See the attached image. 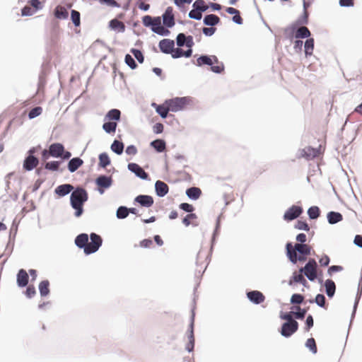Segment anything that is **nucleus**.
I'll list each match as a JSON object with an SVG mask.
<instances>
[{
	"label": "nucleus",
	"instance_id": "obj_1",
	"mask_svg": "<svg viewBox=\"0 0 362 362\" xmlns=\"http://www.w3.org/2000/svg\"><path fill=\"white\" fill-rule=\"evenodd\" d=\"M90 242L88 243V236L86 233L78 235L75 239V244L79 248H83L86 255L95 252L102 245V238L100 235L92 233L90 235Z\"/></svg>",
	"mask_w": 362,
	"mask_h": 362
},
{
	"label": "nucleus",
	"instance_id": "obj_2",
	"mask_svg": "<svg viewBox=\"0 0 362 362\" xmlns=\"http://www.w3.org/2000/svg\"><path fill=\"white\" fill-rule=\"evenodd\" d=\"M88 200L87 192L81 187H77L71 194V206L76 210L75 216L78 217L83 214V205Z\"/></svg>",
	"mask_w": 362,
	"mask_h": 362
},
{
	"label": "nucleus",
	"instance_id": "obj_3",
	"mask_svg": "<svg viewBox=\"0 0 362 362\" xmlns=\"http://www.w3.org/2000/svg\"><path fill=\"white\" fill-rule=\"evenodd\" d=\"M311 247L307 244L296 243L294 246L291 243L286 244V254L289 260L296 264L298 262L297 252L300 255H309Z\"/></svg>",
	"mask_w": 362,
	"mask_h": 362
},
{
	"label": "nucleus",
	"instance_id": "obj_4",
	"mask_svg": "<svg viewBox=\"0 0 362 362\" xmlns=\"http://www.w3.org/2000/svg\"><path fill=\"white\" fill-rule=\"evenodd\" d=\"M204 64L211 66V70L216 74H221L224 71V65L219 62L215 55L201 56L197 59V65L202 66Z\"/></svg>",
	"mask_w": 362,
	"mask_h": 362
},
{
	"label": "nucleus",
	"instance_id": "obj_5",
	"mask_svg": "<svg viewBox=\"0 0 362 362\" xmlns=\"http://www.w3.org/2000/svg\"><path fill=\"white\" fill-rule=\"evenodd\" d=\"M166 104L168 105L170 111L178 112L182 110L190 102L189 98H175L170 100H166Z\"/></svg>",
	"mask_w": 362,
	"mask_h": 362
},
{
	"label": "nucleus",
	"instance_id": "obj_6",
	"mask_svg": "<svg viewBox=\"0 0 362 362\" xmlns=\"http://www.w3.org/2000/svg\"><path fill=\"white\" fill-rule=\"evenodd\" d=\"M317 264L314 259H310L304 267L300 269V272L304 273L310 281H315L317 276Z\"/></svg>",
	"mask_w": 362,
	"mask_h": 362
},
{
	"label": "nucleus",
	"instance_id": "obj_7",
	"mask_svg": "<svg viewBox=\"0 0 362 362\" xmlns=\"http://www.w3.org/2000/svg\"><path fill=\"white\" fill-rule=\"evenodd\" d=\"M298 329V323L297 321L293 322H285L282 325L280 331L282 336L289 337L294 334Z\"/></svg>",
	"mask_w": 362,
	"mask_h": 362
},
{
	"label": "nucleus",
	"instance_id": "obj_8",
	"mask_svg": "<svg viewBox=\"0 0 362 362\" xmlns=\"http://www.w3.org/2000/svg\"><path fill=\"white\" fill-rule=\"evenodd\" d=\"M303 212V209L298 206H292L284 214V218L286 221H292L298 218Z\"/></svg>",
	"mask_w": 362,
	"mask_h": 362
},
{
	"label": "nucleus",
	"instance_id": "obj_9",
	"mask_svg": "<svg viewBox=\"0 0 362 362\" xmlns=\"http://www.w3.org/2000/svg\"><path fill=\"white\" fill-rule=\"evenodd\" d=\"M95 182L99 187L100 192L103 194L104 192L103 189L110 187L112 185V180L110 177L101 175L96 179Z\"/></svg>",
	"mask_w": 362,
	"mask_h": 362
},
{
	"label": "nucleus",
	"instance_id": "obj_10",
	"mask_svg": "<svg viewBox=\"0 0 362 362\" xmlns=\"http://www.w3.org/2000/svg\"><path fill=\"white\" fill-rule=\"evenodd\" d=\"M128 169L143 180H146L148 177V175L144 170V169L136 163H129Z\"/></svg>",
	"mask_w": 362,
	"mask_h": 362
},
{
	"label": "nucleus",
	"instance_id": "obj_11",
	"mask_svg": "<svg viewBox=\"0 0 362 362\" xmlns=\"http://www.w3.org/2000/svg\"><path fill=\"white\" fill-rule=\"evenodd\" d=\"M151 29L154 33L161 35H167L169 33L168 30L161 25V21L159 17L153 18Z\"/></svg>",
	"mask_w": 362,
	"mask_h": 362
},
{
	"label": "nucleus",
	"instance_id": "obj_12",
	"mask_svg": "<svg viewBox=\"0 0 362 362\" xmlns=\"http://www.w3.org/2000/svg\"><path fill=\"white\" fill-rule=\"evenodd\" d=\"M174 46V41L170 39H163L159 42V47L160 50L165 54H171Z\"/></svg>",
	"mask_w": 362,
	"mask_h": 362
},
{
	"label": "nucleus",
	"instance_id": "obj_13",
	"mask_svg": "<svg viewBox=\"0 0 362 362\" xmlns=\"http://www.w3.org/2000/svg\"><path fill=\"white\" fill-rule=\"evenodd\" d=\"M247 296L250 301L255 304H259L265 300L264 296L259 291H250L247 293Z\"/></svg>",
	"mask_w": 362,
	"mask_h": 362
},
{
	"label": "nucleus",
	"instance_id": "obj_14",
	"mask_svg": "<svg viewBox=\"0 0 362 362\" xmlns=\"http://www.w3.org/2000/svg\"><path fill=\"white\" fill-rule=\"evenodd\" d=\"M49 153H51V156L52 157H62L63 153H64V148L62 144L55 143L50 145Z\"/></svg>",
	"mask_w": 362,
	"mask_h": 362
},
{
	"label": "nucleus",
	"instance_id": "obj_15",
	"mask_svg": "<svg viewBox=\"0 0 362 362\" xmlns=\"http://www.w3.org/2000/svg\"><path fill=\"white\" fill-rule=\"evenodd\" d=\"M135 202L145 207H150L153 204V199L149 195H139L135 198Z\"/></svg>",
	"mask_w": 362,
	"mask_h": 362
},
{
	"label": "nucleus",
	"instance_id": "obj_16",
	"mask_svg": "<svg viewBox=\"0 0 362 362\" xmlns=\"http://www.w3.org/2000/svg\"><path fill=\"white\" fill-rule=\"evenodd\" d=\"M163 23L167 27H172L175 24L174 16L173 14V9L171 7H168L163 16Z\"/></svg>",
	"mask_w": 362,
	"mask_h": 362
},
{
	"label": "nucleus",
	"instance_id": "obj_17",
	"mask_svg": "<svg viewBox=\"0 0 362 362\" xmlns=\"http://www.w3.org/2000/svg\"><path fill=\"white\" fill-rule=\"evenodd\" d=\"M38 159L34 156H28L24 160L23 168L26 170H31L38 165Z\"/></svg>",
	"mask_w": 362,
	"mask_h": 362
},
{
	"label": "nucleus",
	"instance_id": "obj_18",
	"mask_svg": "<svg viewBox=\"0 0 362 362\" xmlns=\"http://www.w3.org/2000/svg\"><path fill=\"white\" fill-rule=\"evenodd\" d=\"M156 192L158 196L164 197L168 192V186L163 181L158 180L155 185Z\"/></svg>",
	"mask_w": 362,
	"mask_h": 362
},
{
	"label": "nucleus",
	"instance_id": "obj_19",
	"mask_svg": "<svg viewBox=\"0 0 362 362\" xmlns=\"http://www.w3.org/2000/svg\"><path fill=\"white\" fill-rule=\"evenodd\" d=\"M28 275L25 270L21 269L17 274V284L20 287L25 286L28 283Z\"/></svg>",
	"mask_w": 362,
	"mask_h": 362
},
{
	"label": "nucleus",
	"instance_id": "obj_20",
	"mask_svg": "<svg viewBox=\"0 0 362 362\" xmlns=\"http://www.w3.org/2000/svg\"><path fill=\"white\" fill-rule=\"evenodd\" d=\"M152 106L156 108V112L160 115L163 118H166L168 113L170 111L166 101L162 105H157L156 103H152Z\"/></svg>",
	"mask_w": 362,
	"mask_h": 362
},
{
	"label": "nucleus",
	"instance_id": "obj_21",
	"mask_svg": "<svg viewBox=\"0 0 362 362\" xmlns=\"http://www.w3.org/2000/svg\"><path fill=\"white\" fill-rule=\"evenodd\" d=\"M109 27L110 29L120 33H123L125 30L124 23L116 18L109 22Z\"/></svg>",
	"mask_w": 362,
	"mask_h": 362
},
{
	"label": "nucleus",
	"instance_id": "obj_22",
	"mask_svg": "<svg viewBox=\"0 0 362 362\" xmlns=\"http://www.w3.org/2000/svg\"><path fill=\"white\" fill-rule=\"evenodd\" d=\"M73 189L74 187L71 185H61L55 189V193L60 197H64L68 194L71 190H73Z\"/></svg>",
	"mask_w": 362,
	"mask_h": 362
},
{
	"label": "nucleus",
	"instance_id": "obj_23",
	"mask_svg": "<svg viewBox=\"0 0 362 362\" xmlns=\"http://www.w3.org/2000/svg\"><path fill=\"white\" fill-rule=\"evenodd\" d=\"M320 151L312 147H306L303 150V156L306 158L307 159H313L319 156Z\"/></svg>",
	"mask_w": 362,
	"mask_h": 362
},
{
	"label": "nucleus",
	"instance_id": "obj_24",
	"mask_svg": "<svg viewBox=\"0 0 362 362\" xmlns=\"http://www.w3.org/2000/svg\"><path fill=\"white\" fill-rule=\"evenodd\" d=\"M192 50L191 49L184 51L181 48H173L171 55L173 58H179L182 57H189L192 55Z\"/></svg>",
	"mask_w": 362,
	"mask_h": 362
},
{
	"label": "nucleus",
	"instance_id": "obj_25",
	"mask_svg": "<svg viewBox=\"0 0 362 362\" xmlns=\"http://www.w3.org/2000/svg\"><path fill=\"white\" fill-rule=\"evenodd\" d=\"M83 163V161L79 158H74L68 163V169L70 172H75Z\"/></svg>",
	"mask_w": 362,
	"mask_h": 362
},
{
	"label": "nucleus",
	"instance_id": "obj_26",
	"mask_svg": "<svg viewBox=\"0 0 362 362\" xmlns=\"http://www.w3.org/2000/svg\"><path fill=\"white\" fill-rule=\"evenodd\" d=\"M186 42L187 46L190 47L192 46V36H189L188 37H186L185 35L183 33H180L177 36V45L179 47H182L185 45Z\"/></svg>",
	"mask_w": 362,
	"mask_h": 362
},
{
	"label": "nucleus",
	"instance_id": "obj_27",
	"mask_svg": "<svg viewBox=\"0 0 362 362\" xmlns=\"http://www.w3.org/2000/svg\"><path fill=\"white\" fill-rule=\"evenodd\" d=\"M197 216L195 214L191 213L187 214L183 219L182 223L185 226H189V225H193L197 226L198 223H197Z\"/></svg>",
	"mask_w": 362,
	"mask_h": 362
},
{
	"label": "nucleus",
	"instance_id": "obj_28",
	"mask_svg": "<svg viewBox=\"0 0 362 362\" xmlns=\"http://www.w3.org/2000/svg\"><path fill=\"white\" fill-rule=\"evenodd\" d=\"M327 219L330 224H334L342 221L343 216L339 212L331 211L327 214Z\"/></svg>",
	"mask_w": 362,
	"mask_h": 362
},
{
	"label": "nucleus",
	"instance_id": "obj_29",
	"mask_svg": "<svg viewBox=\"0 0 362 362\" xmlns=\"http://www.w3.org/2000/svg\"><path fill=\"white\" fill-rule=\"evenodd\" d=\"M186 194L189 198L196 200L201 196L202 191L199 188L193 187L187 189Z\"/></svg>",
	"mask_w": 362,
	"mask_h": 362
},
{
	"label": "nucleus",
	"instance_id": "obj_30",
	"mask_svg": "<svg viewBox=\"0 0 362 362\" xmlns=\"http://www.w3.org/2000/svg\"><path fill=\"white\" fill-rule=\"evenodd\" d=\"M121 112L117 109L110 110L106 115L105 119L113 120L114 122L119 121L120 119Z\"/></svg>",
	"mask_w": 362,
	"mask_h": 362
},
{
	"label": "nucleus",
	"instance_id": "obj_31",
	"mask_svg": "<svg viewBox=\"0 0 362 362\" xmlns=\"http://www.w3.org/2000/svg\"><path fill=\"white\" fill-rule=\"evenodd\" d=\"M68 11L62 6H57L54 10V16L59 19H65L68 17Z\"/></svg>",
	"mask_w": 362,
	"mask_h": 362
},
{
	"label": "nucleus",
	"instance_id": "obj_32",
	"mask_svg": "<svg viewBox=\"0 0 362 362\" xmlns=\"http://www.w3.org/2000/svg\"><path fill=\"white\" fill-rule=\"evenodd\" d=\"M326 293L329 297H332L335 293L336 286L334 282L331 279H327L325 284Z\"/></svg>",
	"mask_w": 362,
	"mask_h": 362
},
{
	"label": "nucleus",
	"instance_id": "obj_33",
	"mask_svg": "<svg viewBox=\"0 0 362 362\" xmlns=\"http://www.w3.org/2000/svg\"><path fill=\"white\" fill-rule=\"evenodd\" d=\"M220 21V18L214 15V14H209L204 17V24L207 25H211L214 26L216 24H218Z\"/></svg>",
	"mask_w": 362,
	"mask_h": 362
},
{
	"label": "nucleus",
	"instance_id": "obj_34",
	"mask_svg": "<svg viewBox=\"0 0 362 362\" xmlns=\"http://www.w3.org/2000/svg\"><path fill=\"white\" fill-rule=\"evenodd\" d=\"M310 35V32L305 26L300 27L295 33V37L297 39L308 37Z\"/></svg>",
	"mask_w": 362,
	"mask_h": 362
},
{
	"label": "nucleus",
	"instance_id": "obj_35",
	"mask_svg": "<svg viewBox=\"0 0 362 362\" xmlns=\"http://www.w3.org/2000/svg\"><path fill=\"white\" fill-rule=\"evenodd\" d=\"M117 126V122L109 120L108 122H106L103 124V129L107 133L111 134V133L115 132Z\"/></svg>",
	"mask_w": 362,
	"mask_h": 362
},
{
	"label": "nucleus",
	"instance_id": "obj_36",
	"mask_svg": "<svg viewBox=\"0 0 362 362\" xmlns=\"http://www.w3.org/2000/svg\"><path fill=\"white\" fill-rule=\"evenodd\" d=\"M49 283L47 280L42 281L39 284V290L42 296H46L49 293Z\"/></svg>",
	"mask_w": 362,
	"mask_h": 362
},
{
	"label": "nucleus",
	"instance_id": "obj_37",
	"mask_svg": "<svg viewBox=\"0 0 362 362\" xmlns=\"http://www.w3.org/2000/svg\"><path fill=\"white\" fill-rule=\"evenodd\" d=\"M303 272L297 273L294 272L292 276V279L290 281V284H292V281H294L296 283H300L303 286H305L307 284V281L304 278V276L302 274Z\"/></svg>",
	"mask_w": 362,
	"mask_h": 362
},
{
	"label": "nucleus",
	"instance_id": "obj_38",
	"mask_svg": "<svg viewBox=\"0 0 362 362\" xmlns=\"http://www.w3.org/2000/svg\"><path fill=\"white\" fill-rule=\"evenodd\" d=\"M151 145L158 151L163 152L165 150V142L162 139H156L151 143Z\"/></svg>",
	"mask_w": 362,
	"mask_h": 362
},
{
	"label": "nucleus",
	"instance_id": "obj_39",
	"mask_svg": "<svg viewBox=\"0 0 362 362\" xmlns=\"http://www.w3.org/2000/svg\"><path fill=\"white\" fill-rule=\"evenodd\" d=\"M305 52L306 56L312 55L314 49V39L309 38L305 42Z\"/></svg>",
	"mask_w": 362,
	"mask_h": 362
},
{
	"label": "nucleus",
	"instance_id": "obj_40",
	"mask_svg": "<svg viewBox=\"0 0 362 362\" xmlns=\"http://www.w3.org/2000/svg\"><path fill=\"white\" fill-rule=\"evenodd\" d=\"M111 149L117 154L120 155L123 152L124 144L122 142L115 140L111 145Z\"/></svg>",
	"mask_w": 362,
	"mask_h": 362
},
{
	"label": "nucleus",
	"instance_id": "obj_41",
	"mask_svg": "<svg viewBox=\"0 0 362 362\" xmlns=\"http://www.w3.org/2000/svg\"><path fill=\"white\" fill-rule=\"evenodd\" d=\"M110 163V160L107 153H101L99 156V165L102 168H106Z\"/></svg>",
	"mask_w": 362,
	"mask_h": 362
},
{
	"label": "nucleus",
	"instance_id": "obj_42",
	"mask_svg": "<svg viewBox=\"0 0 362 362\" xmlns=\"http://www.w3.org/2000/svg\"><path fill=\"white\" fill-rule=\"evenodd\" d=\"M320 209L317 206H311L308 210V214L311 219H315L320 216Z\"/></svg>",
	"mask_w": 362,
	"mask_h": 362
},
{
	"label": "nucleus",
	"instance_id": "obj_43",
	"mask_svg": "<svg viewBox=\"0 0 362 362\" xmlns=\"http://www.w3.org/2000/svg\"><path fill=\"white\" fill-rule=\"evenodd\" d=\"M71 18L75 26H79L81 24L80 13L76 10H72L71 13Z\"/></svg>",
	"mask_w": 362,
	"mask_h": 362
},
{
	"label": "nucleus",
	"instance_id": "obj_44",
	"mask_svg": "<svg viewBox=\"0 0 362 362\" xmlns=\"http://www.w3.org/2000/svg\"><path fill=\"white\" fill-rule=\"evenodd\" d=\"M193 6L194 8L200 11H205L208 8V6L206 5L204 0H197L194 3Z\"/></svg>",
	"mask_w": 362,
	"mask_h": 362
},
{
	"label": "nucleus",
	"instance_id": "obj_45",
	"mask_svg": "<svg viewBox=\"0 0 362 362\" xmlns=\"http://www.w3.org/2000/svg\"><path fill=\"white\" fill-rule=\"evenodd\" d=\"M306 346L313 353L316 354L317 351V345L313 338H310L307 340Z\"/></svg>",
	"mask_w": 362,
	"mask_h": 362
},
{
	"label": "nucleus",
	"instance_id": "obj_46",
	"mask_svg": "<svg viewBox=\"0 0 362 362\" xmlns=\"http://www.w3.org/2000/svg\"><path fill=\"white\" fill-rule=\"evenodd\" d=\"M129 214V210L125 206H120L117 211V217L118 218H124Z\"/></svg>",
	"mask_w": 362,
	"mask_h": 362
},
{
	"label": "nucleus",
	"instance_id": "obj_47",
	"mask_svg": "<svg viewBox=\"0 0 362 362\" xmlns=\"http://www.w3.org/2000/svg\"><path fill=\"white\" fill-rule=\"evenodd\" d=\"M42 112V108L41 107H35L33 108L28 113V117L30 119H33L39 115H40Z\"/></svg>",
	"mask_w": 362,
	"mask_h": 362
},
{
	"label": "nucleus",
	"instance_id": "obj_48",
	"mask_svg": "<svg viewBox=\"0 0 362 362\" xmlns=\"http://www.w3.org/2000/svg\"><path fill=\"white\" fill-rule=\"evenodd\" d=\"M190 327H191V330H190V334L189 336V343L187 346V349L189 351H191L193 349L194 344V334H193V322L191 324Z\"/></svg>",
	"mask_w": 362,
	"mask_h": 362
},
{
	"label": "nucleus",
	"instance_id": "obj_49",
	"mask_svg": "<svg viewBox=\"0 0 362 362\" xmlns=\"http://www.w3.org/2000/svg\"><path fill=\"white\" fill-rule=\"evenodd\" d=\"M304 300L303 296L298 293H295L291 296V303L292 304H300Z\"/></svg>",
	"mask_w": 362,
	"mask_h": 362
},
{
	"label": "nucleus",
	"instance_id": "obj_50",
	"mask_svg": "<svg viewBox=\"0 0 362 362\" xmlns=\"http://www.w3.org/2000/svg\"><path fill=\"white\" fill-rule=\"evenodd\" d=\"M125 62L132 69H134L137 66L134 59L130 54H126Z\"/></svg>",
	"mask_w": 362,
	"mask_h": 362
},
{
	"label": "nucleus",
	"instance_id": "obj_51",
	"mask_svg": "<svg viewBox=\"0 0 362 362\" xmlns=\"http://www.w3.org/2000/svg\"><path fill=\"white\" fill-rule=\"evenodd\" d=\"M59 161H51L45 164V168L52 171L57 170L59 169Z\"/></svg>",
	"mask_w": 362,
	"mask_h": 362
},
{
	"label": "nucleus",
	"instance_id": "obj_52",
	"mask_svg": "<svg viewBox=\"0 0 362 362\" xmlns=\"http://www.w3.org/2000/svg\"><path fill=\"white\" fill-rule=\"evenodd\" d=\"M131 52L134 54L135 58L138 60L139 63H143L144 60V57L143 56L142 52L136 49H132Z\"/></svg>",
	"mask_w": 362,
	"mask_h": 362
},
{
	"label": "nucleus",
	"instance_id": "obj_53",
	"mask_svg": "<svg viewBox=\"0 0 362 362\" xmlns=\"http://www.w3.org/2000/svg\"><path fill=\"white\" fill-rule=\"evenodd\" d=\"M296 310H298V312L293 313L294 317L296 319H303L305 314H306V310L305 309H301L299 306H297Z\"/></svg>",
	"mask_w": 362,
	"mask_h": 362
},
{
	"label": "nucleus",
	"instance_id": "obj_54",
	"mask_svg": "<svg viewBox=\"0 0 362 362\" xmlns=\"http://www.w3.org/2000/svg\"><path fill=\"white\" fill-rule=\"evenodd\" d=\"M202 11L197 10L196 8L194 10H192L189 13V17L190 18L196 19V20H200L202 17V14L201 13Z\"/></svg>",
	"mask_w": 362,
	"mask_h": 362
},
{
	"label": "nucleus",
	"instance_id": "obj_55",
	"mask_svg": "<svg viewBox=\"0 0 362 362\" xmlns=\"http://www.w3.org/2000/svg\"><path fill=\"white\" fill-rule=\"evenodd\" d=\"M315 302L320 307H325V297L322 294H317L315 297Z\"/></svg>",
	"mask_w": 362,
	"mask_h": 362
},
{
	"label": "nucleus",
	"instance_id": "obj_56",
	"mask_svg": "<svg viewBox=\"0 0 362 362\" xmlns=\"http://www.w3.org/2000/svg\"><path fill=\"white\" fill-rule=\"evenodd\" d=\"M296 228L299 230H304L306 231H308L310 230V227L308 224L302 221H298V222L296 224Z\"/></svg>",
	"mask_w": 362,
	"mask_h": 362
},
{
	"label": "nucleus",
	"instance_id": "obj_57",
	"mask_svg": "<svg viewBox=\"0 0 362 362\" xmlns=\"http://www.w3.org/2000/svg\"><path fill=\"white\" fill-rule=\"evenodd\" d=\"M30 6L33 7L35 11L41 9L42 8V4L39 0H30L29 1Z\"/></svg>",
	"mask_w": 362,
	"mask_h": 362
},
{
	"label": "nucleus",
	"instance_id": "obj_58",
	"mask_svg": "<svg viewBox=\"0 0 362 362\" xmlns=\"http://www.w3.org/2000/svg\"><path fill=\"white\" fill-rule=\"evenodd\" d=\"M180 208L187 212L192 213L194 208L192 205L188 204V203H182L180 204Z\"/></svg>",
	"mask_w": 362,
	"mask_h": 362
},
{
	"label": "nucleus",
	"instance_id": "obj_59",
	"mask_svg": "<svg viewBox=\"0 0 362 362\" xmlns=\"http://www.w3.org/2000/svg\"><path fill=\"white\" fill-rule=\"evenodd\" d=\"M102 4H107L112 7H119V4L115 0H98Z\"/></svg>",
	"mask_w": 362,
	"mask_h": 362
},
{
	"label": "nucleus",
	"instance_id": "obj_60",
	"mask_svg": "<svg viewBox=\"0 0 362 362\" xmlns=\"http://www.w3.org/2000/svg\"><path fill=\"white\" fill-rule=\"evenodd\" d=\"M35 13V10H33V8H31L29 6H25L22 9V15L23 16H31Z\"/></svg>",
	"mask_w": 362,
	"mask_h": 362
},
{
	"label": "nucleus",
	"instance_id": "obj_61",
	"mask_svg": "<svg viewBox=\"0 0 362 362\" xmlns=\"http://www.w3.org/2000/svg\"><path fill=\"white\" fill-rule=\"evenodd\" d=\"M35 293H36V291L33 286H29L27 288L26 291H25V295L27 296V297L32 298L35 295Z\"/></svg>",
	"mask_w": 362,
	"mask_h": 362
},
{
	"label": "nucleus",
	"instance_id": "obj_62",
	"mask_svg": "<svg viewBox=\"0 0 362 362\" xmlns=\"http://www.w3.org/2000/svg\"><path fill=\"white\" fill-rule=\"evenodd\" d=\"M153 21V18H152L150 16H145L142 18V22H143L144 25L146 27L151 26Z\"/></svg>",
	"mask_w": 362,
	"mask_h": 362
},
{
	"label": "nucleus",
	"instance_id": "obj_63",
	"mask_svg": "<svg viewBox=\"0 0 362 362\" xmlns=\"http://www.w3.org/2000/svg\"><path fill=\"white\" fill-rule=\"evenodd\" d=\"M163 129H164L163 124H161V123H156L153 127V132L156 133V134H160V133H162L163 132Z\"/></svg>",
	"mask_w": 362,
	"mask_h": 362
},
{
	"label": "nucleus",
	"instance_id": "obj_64",
	"mask_svg": "<svg viewBox=\"0 0 362 362\" xmlns=\"http://www.w3.org/2000/svg\"><path fill=\"white\" fill-rule=\"evenodd\" d=\"M126 153L131 156H134L137 153V149L134 145H131L127 147Z\"/></svg>",
	"mask_w": 362,
	"mask_h": 362
}]
</instances>
